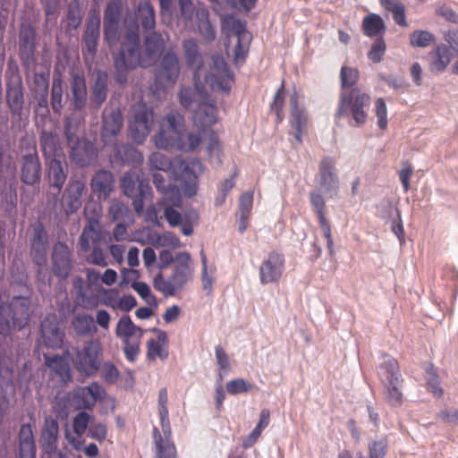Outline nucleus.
<instances>
[{
    "label": "nucleus",
    "mask_w": 458,
    "mask_h": 458,
    "mask_svg": "<svg viewBox=\"0 0 458 458\" xmlns=\"http://www.w3.org/2000/svg\"><path fill=\"white\" fill-rule=\"evenodd\" d=\"M105 388L97 382L91 383L89 386L79 387L74 392V400L81 409H91L98 401H101L106 397Z\"/></svg>",
    "instance_id": "obj_24"
},
{
    "label": "nucleus",
    "mask_w": 458,
    "mask_h": 458,
    "mask_svg": "<svg viewBox=\"0 0 458 458\" xmlns=\"http://www.w3.org/2000/svg\"><path fill=\"white\" fill-rule=\"evenodd\" d=\"M48 162V177L51 187L60 191L64 186L68 173V165L65 157L47 160Z\"/></svg>",
    "instance_id": "obj_37"
},
{
    "label": "nucleus",
    "mask_w": 458,
    "mask_h": 458,
    "mask_svg": "<svg viewBox=\"0 0 458 458\" xmlns=\"http://www.w3.org/2000/svg\"><path fill=\"white\" fill-rule=\"evenodd\" d=\"M181 72L180 61L177 55L171 48L161 56L156 72V81L162 86L174 85Z\"/></svg>",
    "instance_id": "obj_17"
},
{
    "label": "nucleus",
    "mask_w": 458,
    "mask_h": 458,
    "mask_svg": "<svg viewBox=\"0 0 458 458\" xmlns=\"http://www.w3.org/2000/svg\"><path fill=\"white\" fill-rule=\"evenodd\" d=\"M154 122V114L147 109L135 113L130 123L131 137L136 143H142L149 134Z\"/></svg>",
    "instance_id": "obj_22"
},
{
    "label": "nucleus",
    "mask_w": 458,
    "mask_h": 458,
    "mask_svg": "<svg viewBox=\"0 0 458 458\" xmlns=\"http://www.w3.org/2000/svg\"><path fill=\"white\" fill-rule=\"evenodd\" d=\"M153 243L160 247L177 248L180 246V239L171 232L157 233L153 237Z\"/></svg>",
    "instance_id": "obj_58"
},
{
    "label": "nucleus",
    "mask_w": 458,
    "mask_h": 458,
    "mask_svg": "<svg viewBox=\"0 0 458 458\" xmlns=\"http://www.w3.org/2000/svg\"><path fill=\"white\" fill-rule=\"evenodd\" d=\"M370 96L354 88L350 92L342 91L336 118L351 116V125L360 126L367 121L368 114L365 110L370 105Z\"/></svg>",
    "instance_id": "obj_6"
},
{
    "label": "nucleus",
    "mask_w": 458,
    "mask_h": 458,
    "mask_svg": "<svg viewBox=\"0 0 458 458\" xmlns=\"http://www.w3.org/2000/svg\"><path fill=\"white\" fill-rule=\"evenodd\" d=\"M435 41V36L428 30H415L410 35V44L413 47H427Z\"/></svg>",
    "instance_id": "obj_54"
},
{
    "label": "nucleus",
    "mask_w": 458,
    "mask_h": 458,
    "mask_svg": "<svg viewBox=\"0 0 458 458\" xmlns=\"http://www.w3.org/2000/svg\"><path fill=\"white\" fill-rule=\"evenodd\" d=\"M48 238L43 225L38 224L33 229V237L30 242V255L38 267H45L47 263V249Z\"/></svg>",
    "instance_id": "obj_25"
},
{
    "label": "nucleus",
    "mask_w": 458,
    "mask_h": 458,
    "mask_svg": "<svg viewBox=\"0 0 458 458\" xmlns=\"http://www.w3.org/2000/svg\"><path fill=\"white\" fill-rule=\"evenodd\" d=\"M179 9V16L185 21H191L194 14L196 15V8L192 0H176Z\"/></svg>",
    "instance_id": "obj_64"
},
{
    "label": "nucleus",
    "mask_w": 458,
    "mask_h": 458,
    "mask_svg": "<svg viewBox=\"0 0 458 458\" xmlns=\"http://www.w3.org/2000/svg\"><path fill=\"white\" fill-rule=\"evenodd\" d=\"M116 83L123 85L127 81L128 71L137 66H147L145 58L141 57L140 26L133 22L126 27L119 51L113 55Z\"/></svg>",
    "instance_id": "obj_2"
},
{
    "label": "nucleus",
    "mask_w": 458,
    "mask_h": 458,
    "mask_svg": "<svg viewBox=\"0 0 458 458\" xmlns=\"http://www.w3.org/2000/svg\"><path fill=\"white\" fill-rule=\"evenodd\" d=\"M202 131L199 132H187L185 131L182 133L181 143L178 145V150L183 152L194 151L202 141Z\"/></svg>",
    "instance_id": "obj_52"
},
{
    "label": "nucleus",
    "mask_w": 458,
    "mask_h": 458,
    "mask_svg": "<svg viewBox=\"0 0 458 458\" xmlns=\"http://www.w3.org/2000/svg\"><path fill=\"white\" fill-rule=\"evenodd\" d=\"M41 335L45 345L48 348H59L64 337L55 315L47 316L41 322Z\"/></svg>",
    "instance_id": "obj_26"
},
{
    "label": "nucleus",
    "mask_w": 458,
    "mask_h": 458,
    "mask_svg": "<svg viewBox=\"0 0 458 458\" xmlns=\"http://www.w3.org/2000/svg\"><path fill=\"white\" fill-rule=\"evenodd\" d=\"M222 27L228 30L231 36L235 37L237 42L233 50L234 61L236 63L242 62L249 51L251 40V36L246 30L245 22L233 15H226L222 19Z\"/></svg>",
    "instance_id": "obj_13"
},
{
    "label": "nucleus",
    "mask_w": 458,
    "mask_h": 458,
    "mask_svg": "<svg viewBox=\"0 0 458 458\" xmlns=\"http://www.w3.org/2000/svg\"><path fill=\"white\" fill-rule=\"evenodd\" d=\"M91 191L99 200H106L115 188V180L112 172L100 169L90 180Z\"/></svg>",
    "instance_id": "obj_23"
},
{
    "label": "nucleus",
    "mask_w": 458,
    "mask_h": 458,
    "mask_svg": "<svg viewBox=\"0 0 458 458\" xmlns=\"http://www.w3.org/2000/svg\"><path fill=\"white\" fill-rule=\"evenodd\" d=\"M6 101L11 113L13 115H20L24 105L23 88L20 80L7 85Z\"/></svg>",
    "instance_id": "obj_39"
},
{
    "label": "nucleus",
    "mask_w": 458,
    "mask_h": 458,
    "mask_svg": "<svg viewBox=\"0 0 458 458\" xmlns=\"http://www.w3.org/2000/svg\"><path fill=\"white\" fill-rule=\"evenodd\" d=\"M291 105V125L295 130L293 137L297 142L301 143V134L306 125L307 117L303 109L299 106L298 95L294 92L290 98Z\"/></svg>",
    "instance_id": "obj_38"
},
{
    "label": "nucleus",
    "mask_w": 458,
    "mask_h": 458,
    "mask_svg": "<svg viewBox=\"0 0 458 458\" xmlns=\"http://www.w3.org/2000/svg\"><path fill=\"white\" fill-rule=\"evenodd\" d=\"M175 159L176 158H170L165 154L161 152H153L148 157V167L149 170L152 171H164L168 172L170 171L172 174L174 172V169L175 167Z\"/></svg>",
    "instance_id": "obj_46"
},
{
    "label": "nucleus",
    "mask_w": 458,
    "mask_h": 458,
    "mask_svg": "<svg viewBox=\"0 0 458 458\" xmlns=\"http://www.w3.org/2000/svg\"><path fill=\"white\" fill-rule=\"evenodd\" d=\"M284 270V258L277 252H271L259 267V280L262 284L277 283Z\"/></svg>",
    "instance_id": "obj_20"
},
{
    "label": "nucleus",
    "mask_w": 458,
    "mask_h": 458,
    "mask_svg": "<svg viewBox=\"0 0 458 458\" xmlns=\"http://www.w3.org/2000/svg\"><path fill=\"white\" fill-rule=\"evenodd\" d=\"M121 189L123 193L132 198L134 211L140 215L143 212L145 200L151 197L152 190L147 180L141 179L140 174L131 170L125 172L121 178Z\"/></svg>",
    "instance_id": "obj_10"
},
{
    "label": "nucleus",
    "mask_w": 458,
    "mask_h": 458,
    "mask_svg": "<svg viewBox=\"0 0 458 458\" xmlns=\"http://www.w3.org/2000/svg\"><path fill=\"white\" fill-rule=\"evenodd\" d=\"M159 205L164 207V216L171 226L175 227L182 224V216L179 211L174 209V207H179L180 205L162 202H159Z\"/></svg>",
    "instance_id": "obj_61"
},
{
    "label": "nucleus",
    "mask_w": 458,
    "mask_h": 458,
    "mask_svg": "<svg viewBox=\"0 0 458 458\" xmlns=\"http://www.w3.org/2000/svg\"><path fill=\"white\" fill-rule=\"evenodd\" d=\"M143 333V329L136 326L128 315L122 316L116 324L115 335L122 341L124 355L131 362H133L140 353Z\"/></svg>",
    "instance_id": "obj_9"
},
{
    "label": "nucleus",
    "mask_w": 458,
    "mask_h": 458,
    "mask_svg": "<svg viewBox=\"0 0 458 458\" xmlns=\"http://www.w3.org/2000/svg\"><path fill=\"white\" fill-rule=\"evenodd\" d=\"M148 352L147 357L148 360H155L156 358H160L162 360H165L168 357L167 348L161 344L156 339H149L147 343Z\"/></svg>",
    "instance_id": "obj_56"
},
{
    "label": "nucleus",
    "mask_w": 458,
    "mask_h": 458,
    "mask_svg": "<svg viewBox=\"0 0 458 458\" xmlns=\"http://www.w3.org/2000/svg\"><path fill=\"white\" fill-rule=\"evenodd\" d=\"M167 402V389L165 387L161 388L158 393V410L161 428L166 439L165 441L158 428H154L153 435L158 458H175V447L168 439L171 436V428L168 418Z\"/></svg>",
    "instance_id": "obj_8"
},
{
    "label": "nucleus",
    "mask_w": 458,
    "mask_h": 458,
    "mask_svg": "<svg viewBox=\"0 0 458 458\" xmlns=\"http://www.w3.org/2000/svg\"><path fill=\"white\" fill-rule=\"evenodd\" d=\"M83 118L77 114L67 115L64 121V133L69 148V157L80 167L89 165L98 157L94 144L79 135Z\"/></svg>",
    "instance_id": "obj_3"
},
{
    "label": "nucleus",
    "mask_w": 458,
    "mask_h": 458,
    "mask_svg": "<svg viewBox=\"0 0 458 458\" xmlns=\"http://www.w3.org/2000/svg\"><path fill=\"white\" fill-rule=\"evenodd\" d=\"M103 348L97 339L86 341L75 352L74 366L82 375L95 376L101 367Z\"/></svg>",
    "instance_id": "obj_12"
},
{
    "label": "nucleus",
    "mask_w": 458,
    "mask_h": 458,
    "mask_svg": "<svg viewBox=\"0 0 458 458\" xmlns=\"http://www.w3.org/2000/svg\"><path fill=\"white\" fill-rule=\"evenodd\" d=\"M109 77L106 72L96 70L93 73V81L90 86V105L98 109L106 102L108 95Z\"/></svg>",
    "instance_id": "obj_28"
},
{
    "label": "nucleus",
    "mask_w": 458,
    "mask_h": 458,
    "mask_svg": "<svg viewBox=\"0 0 458 458\" xmlns=\"http://www.w3.org/2000/svg\"><path fill=\"white\" fill-rule=\"evenodd\" d=\"M45 364L63 379L70 376V368L67 362L59 355H45Z\"/></svg>",
    "instance_id": "obj_51"
},
{
    "label": "nucleus",
    "mask_w": 458,
    "mask_h": 458,
    "mask_svg": "<svg viewBox=\"0 0 458 458\" xmlns=\"http://www.w3.org/2000/svg\"><path fill=\"white\" fill-rule=\"evenodd\" d=\"M359 79V72L355 68L343 66L340 71L341 87L343 91L345 88L355 85Z\"/></svg>",
    "instance_id": "obj_59"
},
{
    "label": "nucleus",
    "mask_w": 458,
    "mask_h": 458,
    "mask_svg": "<svg viewBox=\"0 0 458 458\" xmlns=\"http://www.w3.org/2000/svg\"><path fill=\"white\" fill-rule=\"evenodd\" d=\"M183 131V115L175 111L169 112L161 123L159 132L154 137L156 147L164 149L169 148L178 149Z\"/></svg>",
    "instance_id": "obj_11"
},
{
    "label": "nucleus",
    "mask_w": 458,
    "mask_h": 458,
    "mask_svg": "<svg viewBox=\"0 0 458 458\" xmlns=\"http://www.w3.org/2000/svg\"><path fill=\"white\" fill-rule=\"evenodd\" d=\"M454 53L446 44H440L428 55V66L432 72H441L445 70L454 58Z\"/></svg>",
    "instance_id": "obj_36"
},
{
    "label": "nucleus",
    "mask_w": 458,
    "mask_h": 458,
    "mask_svg": "<svg viewBox=\"0 0 458 458\" xmlns=\"http://www.w3.org/2000/svg\"><path fill=\"white\" fill-rule=\"evenodd\" d=\"M39 143L46 160L65 157L60 139L56 133L43 130L39 136Z\"/></svg>",
    "instance_id": "obj_33"
},
{
    "label": "nucleus",
    "mask_w": 458,
    "mask_h": 458,
    "mask_svg": "<svg viewBox=\"0 0 458 458\" xmlns=\"http://www.w3.org/2000/svg\"><path fill=\"white\" fill-rule=\"evenodd\" d=\"M167 38V35H164L155 30H150L149 33L144 37V52L146 57L149 60V62L145 60L147 65L153 63L165 49Z\"/></svg>",
    "instance_id": "obj_32"
},
{
    "label": "nucleus",
    "mask_w": 458,
    "mask_h": 458,
    "mask_svg": "<svg viewBox=\"0 0 458 458\" xmlns=\"http://www.w3.org/2000/svg\"><path fill=\"white\" fill-rule=\"evenodd\" d=\"M50 105L53 112L60 115L64 108L63 80L60 76H54L50 92Z\"/></svg>",
    "instance_id": "obj_45"
},
{
    "label": "nucleus",
    "mask_w": 458,
    "mask_h": 458,
    "mask_svg": "<svg viewBox=\"0 0 458 458\" xmlns=\"http://www.w3.org/2000/svg\"><path fill=\"white\" fill-rule=\"evenodd\" d=\"M123 12V0H109L104 11V23H120Z\"/></svg>",
    "instance_id": "obj_48"
},
{
    "label": "nucleus",
    "mask_w": 458,
    "mask_h": 458,
    "mask_svg": "<svg viewBox=\"0 0 458 458\" xmlns=\"http://www.w3.org/2000/svg\"><path fill=\"white\" fill-rule=\"evenodd\" d=\"M172 275L165 279L161 273L155 276L153 284L156 290L165 297L174 296L192 279L194 269L191 265V258L188 252H180L175 256Z\"/></svg>",
    "instance_id": "obj_4"
},
{
    "label": "nucleus",
    "mask_w": 458,
    "mask_h": 458,
    "mask_svg": "<svg viewBox=\"0 0 458 458\" xmlns=\"http://www.w3.org/2000/svg\"><path fill=\"white\" fill-rule=\"evenodd\" d=\"M58 436L57 420L51 416L46 417L40 437L41 446L45 453L52 454L56 450Z\"/></svg>",
    "instance_id": "obj_35"
},
{
    "label": "nucleus",
    "mask_w": 458,
    "mask_h": 458,
    "mask_svg": "<svg viewBox=\"0 0 458 458\" xmlns=\"http://www.w3.org/2000/svg\"><path fill=\"white\" fill-rule=\"evenodd\" d=\"M93 420V416L89 414L86 411H80L73 418L72 421V428L74 434H76L79 437H81L87 429H89L91 422Z\"/></svg>",
    "instance_id": "obj_53"
},
{
    "label": "nucleus",
    "mask_w": 458,
    "mask_h": 458,
    "mask_svg": "<svg viewBox=\"0 0 458 458\" xmlns=\"http://www.w3.org/2000/svg\"><path fill=\"white\" fill-rule=\"evenodd\" d=\"M19 51L21 58L29 62L36 51V30L30 24H21L19 32Z\"/></svg>",
    "instance_id": "obj_31"
},
{
    "label": "nucleus",
    "mask_w": 458,
    "mask_h": 458,
    "mask_svg": "<svg viewBox=\"0 0 458 458\" xmlns=\"http://www.w3.org/2000/svg\"><path fill=\"white\" fill-rule=\"evenodd\" d=\"M425 379L431 393L437 398L442 397L444 391L440 386L439 377L433 366L426 369Z\"/></svg>",
    "instance_id": "obj_55"
},
{
    "label": "nucleus",
    "mask_w": 458,
    "mask_h": 458,
    "mask_svg": "<svg viewBox=\"0 0 458 458\" xmlns=\"http://www.w3.org/2000/svg\"><path fill=\"white\" fill-rule=\"evenodd\" d=\"M72 327L81 336L93 335L98 331L93 317L88 314L76 315L72 320Z\"/></svg>",
    "instance_id": "obj_44"
},
{
    "label": "nucleus",
    "mask_w": 458,
    "mask_h": 458,
    "mask_svg": "<svg viewBox=\"0 0 458 458\" xmlns=\"http://www.w3.org/2000/svg\"><path fill=\"white\" fill-rule=\"evenodd\" d=\"M200 259L202 264L201 270V283L202 287L206 291L207 295H210L213 291V284L215 281L214 275L216 272V267H208V259L203 250L200 251Z\"/></svg>",
    "instance_id": "obj_49"
},
{
    "label": "nucleus",
    "mask_w": 458,
    "mask_h": 458,
    "mask_svg": "<svg viewBox=\"0 0 458 458\" xmlns=\"http://www.w3.org/2000/svg\"><path fill=\"white\" fill-rule=\"evenodd\" d=\"M152 177L153 184L157 191L162 194V199L159 202L181 205L182 198L175 185L167 182L165 178L157 172L153 173Z\"/></svg>",
    "instance_id": "obj_34"
},
{
    "label": "nucleus",
    "mask_w": 458,
    "mask_h": 458,
    "mask_svg": "<svg viewBox=\"0 0 458 458\" xmlns=\"http://www.w3.org/2000/svg\"><path fill=\"white\" fill-rule=\"evenodd\" d=\"M197 25L200 35L208 41L216 38V30L209 21V13L206 8L197 9Z\"/></svg>",
    "instance_id": "obj_47"
},
{
    "label": "nucleus",
    "mask_w": 458,
    "mask_h": 458,
    "mask_svg": "<svg viewBox=\"0 0 458 458\" xmlns=\"http://www.w3.org/2000/svg\"><path fill=\"white\" fill-rule=\"evenodd\" d=\"M123 125V117L119 108L106 107L102 114L100 137L105 146H116L117 136Z\"/></svg>",
    "instance_id": "obj_16"
},
{
    "label": "nucleus",
    "mask_w": 458,
    "mask_h": 458,
    "mask_svg": "<svg viewBox=\"0 0 458 458\" xmlns=\"http://www.w3.org/2000/svg\"><path fill=\"white\" fill-rule=\"evenodd\" d=\"M319 190L333 198L337 195L339 190V179L335 171V163L330 157H325L318 166L317 175Z\"/></svg>",
    "instance_id": "obj_18"
},
{
    "label": "nucleus",
    "mask_w": 458,
    "mask_h": 458,
    "mask_svg": "<svg viewBox=\"0 0 458 458\" xmlns=\"http://www.w3.org/2000/svg\"><path fill=\"white\" fill-rule=\"evenodd\" d=\"M252 385L244 378H236L226 383V390L230 394H239L249 392Z\"/></svg>",
    "instance_id": "obj_63"
},
{
    "label": "nucleus",
    "mask_w": 458,
    "mask_h": 458,
    "mask_svg": "<svg viewBox=\"0 0 458 458\" xmlns=\"http://www.w3.org/2000/svg\"><path fill=\"white\" fill-rule=\"evenodd\" d=\"M175 167L173 175L175 180L182 182V190L188 197H192L197 192L198 174L197 171H202V165L199 160H194L191 164L186 161L176 158Z\"/></svg>",
    "instance_id": "obj_15"
},
{
    "label": "nucleus",
    "mask_w": 458,
    "mask_h": 458,
    "mask_svg": "<svg viewBox=\"0 0 458 458\" xmlns=\"http://www.w3.org/2000/svg\"><path fill=\"white\" fill-rule=\"evenodd\" d=\"M135 16L144 32L155 30L156 13L150 0H140L139 2Z\"/></svg>",
    "instance_id": "obj_40"
},
{
    "label": "nucleus",
    "mask_w": 458,
    "mask_h": 458,
    "mask_svg": "<svg viewBox=\"0 0 458 458\" xmlns=\"http://www.w3.org/2000/svg\"><path fill=\"white\" fill-rule=\"evenodd\" d=\"M20 458H35L36 445L30 424L21 425L19 432Z\"/></svg>",
    "instance_id": "obj_42"
},
{
    "label": "nucleus",
    "mask_w": 458,
    "mask_h": 458,
    "mask_svg": "<svg viewBox=\"0 0 458 458\" xmlns=\"http://www.w3.org/2000/svg\"><path fill=\"white\" fill-rule=\"evenodd\" d=\"M182 48L187 64L191 68H195L196 71H200L201 76H205L206 73L201 69L203 63L202 55L196 40L193 38L183 40Z\"/></svg>",
    "instance_id": "obj_43"
},
{
    "label": "nucleus",
    "mask_w": 458,
    "mask_h": 458,
    "mask_svg": "<svg viewBox=\"0 0 458 458\" xmlns=\"http://www.w3.org/2000/svg\"><path fill=\"white\" fill-rule=\"evenodd\" d=\"M88 88L83 73L72 72L70 81V106L76 112L82 111L88 104Z\"/></svg>",
    "instance_id": "obj_21"
},
{
    "label": "nucleus",
    "mask_w": 458,
    "mask_h": 458,
    "mask_svg": "<svg viewBox=\"0 0 458 458\" xmlns=\"http://www.w3.org/2000/svg\"><path fill=\"white\" fill-rule=\"evenodd\" d=\"M108 213L113 221H120L128 216L129 208L121 200L114 199L111 202Z\"/></svg>",
    "instance_id": "obj_62"
},
{
    "label": "nucleus",
    "mask_w": 458,
    "mask_h": 458,
    "mask_svg": "<svg viewBox=\"0 0 458 458\" xmlns=\"http://www.w3.org/2000/svg\"><path fill=\"white\" fill-rule=\"evenodd\" d=\"M41 163L35 146L21 157V181L30 186L38 183L41 178Z\"/></svg>",
    "instance_id": "obj_19"
},
{
    "label": "nucleus",
    "mask_w": 458,
    "mask_h": 458,
    "mask_svg": "<svg viewBox=\"0 0 458 458\" xmlns=\"http://www.w3.org/2000/svg\"><path fill=\"white\" fill-rule=\"evenodd\" d=\"M233 74L225 62L221 58L214 59V68L205 76H201L200 71H195L193 75L194 87H182L179 93L181 105L187 109L193 106L194 104H199L206 100L208 91L206 85L212 90H222L228 92L231 88Z\"/></svg>",
    "instance_id": "obj_1"
},
{
    "label": "nucleus",
    "mask_w": 458,
    "mask_h": 458,
    "mask_svg": "<svg viewBox=\"0 0 458 458\" xmlns=\"http://www.w3.org/2000/svg\"><path fill=\"white\" fill-rule=\"evenodd\" d=\"M362 28L364 34L369 37L377 36L385 30L382 18L375 13H370L363 19Z\"/></svg>",
    "instance_id": "obj_50"
},
{
    "label": "nucleus",
    "mask_w": 458,
    "mask_h": 458,
    "mask_svg": "<svg viewBox=\"0 0 458 458\" xmlns=\"http://www.w3.org/2000/svg\"><path fill=\"white\" fill-rule=\"evenodd\" d=\"M104 243L105 233L98 218H87V224L79 239V245L82 252L88 253L85 259L89 264L101 267H107L108 262L103 250Z\"/></svg>",
    "instance_id": "obj_5"
},
{
    "label": "nucleus",
    "mask_w": 458,
    "mask_h": 458,
    "mask_svg": "<svg viewBox=\"0 0 458 458\" xmlns=\"http://www.w3.org/2000/svg\"><path fill=\"white\" fill-rule=\"evenodd\" d=\"M53 272L60 278H66L71 273L72 265L71 252L66 244L57 242L52 253Z\"/></svg>",
    "instance_id": "obj_29"
},
{
    "label": "nucleus",
    "mask_w": 458,
    "mask_h": 458,
    "mask_svg": "<svg viewBox=\"0 0 458 458\" xmlns=\"http://www.w3.org/2000/svg\"><path fill=\"white\" fill-rule=\"evenodd\" d=\"M103 34L110 47L115 46L120 39V23H104Z\"/></svg>",
    "instance_id": "obj_60"
},
{
    "label": "nucleus",
    "mask_w": 458,
    "mask_h": 458,
    "mask_svg": "<svg viewBox=\"0 0 458 458\" xmlns=\"http://www.w3.org/2000/svg\"><path fill=\"white\" fill-rule=\"evenodd\" d=\"M379 375L385 384L403 383L399 364L390 356H383V361L379 365Z\"/></svg>",
    "instance_id": "obj_41"
},
{
    "label": "nucleus",
    "mask_w": 458,
    "mask_h": 458,
    "mask_svg": "<svg viewBox=\"0 0 458 458\" xmlns=\"http://www.w3.org/2000/svg\"><path fill=\"white\" fill-rule=\"evenodd\" d=\"M101 17L96 10H90L86 21V28L82 34V54L85 62L89 58L92 61L98 52L100 38Z\"/></svg>",
    "instance_id": "obj_14"
},
{
    "label": "nucleus",
    "mask_w": 458,
    "mask_h": 458,
    "mask_svg": "<svg viewBox=\"0 0 458 458\" xmlns=\"http://www.w3.org/2000/svg\"><path fill=\"white\" fill-rule=\"evenodd\" d=\"M86 186L81 180L72 181L64 192V209L66 215L75 213L82 204L81 197Z\"/></svg>",
    "instance_id": "obj_30"
},
{
    "label": "nucleus",
    "mask_w": 458,
    "mask_h": 458,
    "mask_svg": "<svg viewBox=\"0 0 458 458\" xmlns=\"http://www.w3.org/2000/svg\"><path fill=\"white\" fill-rule=\"evenodd\" d=\"M402 384H386V399L392 406L397 407L403 403V393L400 389Z\"/></svg>",
    "instance_id": "obj_57"
},
{
    "label": "nucleus",
    "mask_w": 458,
    "mask_h": 458,
    "mask_svg": "<svg viewBox=\"0 0 458 458\" xmlns=\"http://www.w3.org/2000/svg\"><path fill=\"white\" fill-rule=\"evenodd\" d=\"M30 317V301L18 296L8 303L0 305V334L6 335L12 329L21 330Z\"/></svg>",
    "instance_id": "obj_7"
},
{
    "label": "nucleus",
    "mask_w": 458,
    "mask_h": 458,
    "mask_svg": "<svg viewBox=\"0 0 458 458\" xmlns=\"http://www.w3.org/2000/svg\"><path fill=\"white\" fill-rule=\"evenodd\" d=\"M192 118L194 125L202 131L216 123L217 109L215 102L209 99V95L197 106Z\"/></svg>",
    "instance_id": "obj_27"
}]
</instances>
